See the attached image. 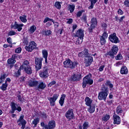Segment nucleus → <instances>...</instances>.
<instances>
[{
    "label": "nucleus",
    "instance_id": "6ab92c4d",
    "mask_svg": "<svg viewBox=\"0 0 129 129\" xmlns=\"http://www.w3.org/2000/svg\"><path fill=\"white\" fill-rule=\"evenodd\" d=\"M49 128L54 129L56 127V122L54 120H50L47 125Z\"/></svg>",
    "mask_w": 129,
    "mask_h": 129
},
{
    "label": "nucleus",
    "instance_id": "f8f14e48",
    "mask_svg": "<svg viewBox=\"0 0 129 129\" xmlns=\"http://www.w3.org/2000/svg\"><path fill=\"white\" fill-rule=\"evenodd\" d=\"M65 116L68 119H69V120L73 119V118H74V113H73V109H69L66 113Z\"/></svg>",
    "mask_w": 129,
    "mask_h": 129
},
{
    "label": "nucleus",
    "instance_id": "a878e982",
    "mask_svg": "<svg viewBox=\"0 0 129 129\" xmlns=\"http://www.w3.org/2000/svg\"><path fill=\"white\" fill-rule=\"evenodd\" d=\"M122 112H123L122 107L121 105H119L116 108V113H117V114H119V113H122Z\"/></svg>",
    "mask_w": 129,
    "mask_h": 129
},
{
    "label": "nucleus",
    "instance_id": "72a5a7b5",
    "mask_svg": "<svg viewBox=\"0 0 129 129\" xmlns=\"http://www.w3.org/2000/svg\"><path fill=\"white\" fill-rule=\"evenodd\" d=\"M42 34L45 36H50L52 34V31L50 30H44L42 31Z\"/></svg>",
    "mask_w": 129,
    "mask_h": 129
},
{
    "label": "nucleus",
    "instance_id": "338daca9",
    "mask_svg": "<svg viewBox=\"0 0 129 129\" xmlns=\"http://www.w3.org/2000/svg\"><path fill=\"white\" fill-rule=\"evenodd\" d=\"M41 115L43 117V118H47V114H46L44 112L41 113Z\"/></svg>",
    "mask_w": 129,
    "mask_h": 129
},
{
    "label": "nucleus",
    "instance_id": "5701e85b",
    "mask_svg": "<svg viewBox=\"0 0 129 129\" xmlns=\"http://www.w3.org/2000/svg\"><path fill=\"white\" fill-rule=\"evenodd\" d=\"M89 106V107L88 109V111L90 112V113H93V112L95 111V105L93 104V105H90Z\"/></svg>",
    "mask_w": 129,
    "mask_h": 129
},
{
    "label": "nucleus",
    "instance_id": "9b49d317",
    "mask_svg": "<svg viewBox=\"0 0 129 129\" xmlns=\"http://www.w3.org/2000/svg\"><path fill=\"white\" fill-rule=\"evenodd\" d=\"M49 71V69L45 66L43 68V70L40 71L39 74V76L41 77V78H48L49 77V75L48 74V71Z\"/></svg>",
    "mask_w": 129,
    "mask_h": 129
},
{
    "label": "nucleus",
    "instance_id": "393cba45",
    "mask_svg": "<svg viewBox=\"0 0 129 129\" xmlns=\"http://www.w3.org/2000/svg\"><path fill=\"white\" fill-rule=\"evenodd\" d=\"M46 88V84L41 82L39 84L38 86V90H40V89H41V90H44Z\"/></svg>",
    "mask_w": 129,
    "mask_h": 129
},
{
    "label": "nucleus",
    "instance_id": "412c9836",
    "mask_svg": "<svg viewBox=\"0 0 129 129\" xmlns=\"http://www.w3.org/2000/svg\"><path fill=\"white\" fill-rule=\"evenodd\" d=\"M90 2L91 5L88 7L89 10H92L94 7V5L98 2V0H89Z\"/></svg>",
    "mask_w": 129,
    "mask_h": 129
},
{
    "label": "nucleus",
    "instance_id": "603ef678",
    "mask_svg": "<svg viewBox=\"0 0 129 129\" xmlns=\"http://www.w3.org/2000/svg\"><path fill=\"white\" fill-rule=\"evenodd\" d=\"M101 37L102 38H105V39H107V37H108V34H107L105 31H104L102 36H101Z\"/></svg>",
    "mask_w": 129,
    "mask_h": 129
},
{
    "label": "nucleus",
    "instance_id": "69168bd1",
    "mask_svg": "<svg viewBox=\"0 0 129 129\" xmlns=\"http://www.w3.org/2000/svg\"><path fill=\"white\" fill-rule=\"evenodd\" d=\"M11 81H12V80H11V79L10 78H7L5 81V83H11Z\"/></svg>",
    "mask_w": 129,
    "mask_h": 129
},
{
    "label": "nucleus",
    "instance_id": "1a4fd4ad",
    "mask_svg": "<svg viewBox=\"0 0 129 129\" xmlns=\"http://www.w3.org/2000/svg\"><path fill=\"white\" fill-rule=\"evenodd\" d=\"M58 97H59V95L58 94H54L52 97H47L48 100H49L51 106H55V102H56V100L58 99Z\"/></svg>",
    "mask_w": 129,
    "mask_h": 129
},
{
    "label": "nucleus",
    "instance_id": "8fccbe9b",
    "mask_svg": "<svg viewBox=\"0 0 129 129\" xmlns=\"http://www.w3.org/2000/svg\"><path fill=\"white\" fill-rule=\"evenodd\" d=\"M82 20H83L85 23V24H87V16H86V15H84L82 18Z\"/></svg>",
    "mask_w": 129,
    "mask_h": 129
},
{
    "label": "nucleus",
    "instance_id": "09e8293b",
    "mask_svg": "<svg viewBox=\"0 0 129 129\" xmlns=\"http://www.w3.org/2000/svg\"><path fill=\"white\" fill-rule=\"evenodd\" d=\"M12 59L14 60H18V59H20V56L18 54H14L12 56Z\"/></svg>",
    "mask_w": 129,
    "mask_h": 129
},
{
    "label": "nucleus",
    "instance_id": "6e6552de",
    "mask_svg": "<svg viewBox=\"0 0 129 129\" xmlns=\"http://www.w3.org/2000/svg\"><path fill=\"white\" fill-rule=\"evenodd\" d=\"M24 115H21L17 121V123H18V125H19V126L22 125L21 129H25V127H26V124H27V121L24 119Z\"/></svg>",
    "mask_w": 129,
    "mask_h": 129
},
{
    "label": "nucleus",
    "instance_id": "bf43d9fd",
    "mask_svg": "<svg viewBox=\"0 0 129 129\" xmlns=\"http://www.w3.org/2000/svg\"><path fill=\"white\" fill-rule=\"evenodd\" d=\"M55 84H56V81H53L51 82L48 84V86H49L50 87H51V86H52V85H55Z\"/></svg>",
    "mask_w": 129,
    "mask_h": 129
},
{
    "label": "nucleus",
    "instance_id": "5fc2aeb1",
    "mask_svg": "<svg viewBox=\"0 0 129 129\" xmlns=\"http://www.w3.org/2000/svg\"><path fill=\"white\" fill-rule=\"evenodd\" d=\"M22 52V48L18 47L15 49V52L17 53V54H20Z\"/></svg>",
    "mask_w": 129,
    "mask_h": 129
},
{
    "label": "nucleus",
    "instance_id": "49530a36",
    "mask_svg": "<svg viewBox=\"0 0 129 129\" xmlns=\"http://www.w3.org/2000/svg\"><path fill=\"white\" fill-rule=\"evenodd\" d=\"M79 57H82V58H86V56L84 53V52L82 51L81 52L79 53L78 54Z\"/></svg>",
    "mask_w": 129,
    "mask_h": 129
},
{
    "label": "nucleus",
    "instance_id": "58836bf2",
    "mask_svg": "<svg viewBox=\"0 0 129 129\" xmlns=\"http://www.w3.org/2000/svg\"><path fill=\"white\" fill-rule=\"evenodd\" d=\"M42 56L43 58H48V51L46 50H42Z\"/></svg>",
    "mask_w": 129,
    "mask_h": 129
},
{
    "label": "nucleus",
    "instance_id": "20e7f679",
    "mask_svg": "<svg viewBox=\"0 0 129 129\" xmlns=\"http://www.w3.org/2000/svg\"><path fill=\"white\" fill-rule=\"evenodd\" d=\"M117 52H118V47L116 45H114L112 47L111 50L107 53V55L110 56L112 59H113L114 55H116Z\"/></svg>",
    "mask_w": 129,
    "mask_h": 129
},
{
    "label": "nucleus",
    "instance_id": "ddd939ff",
    "mask_svg": "<svg viewBox=\"0 0 129 129\" xmlns=\"http://www.w3.org/2000/svg\"><path fill=\"white\" fill-rule=\"evenodd\" d=\"M22 27H24V24H18V23H17V21H15L14 24L11 25V29H17L18 32H21V30H23Z\"/></svg>",
    "mask_w": 129,
    "mask_h": 129
},
{
    "label": "nucleus",
    "instance_id": "4be33fe9",
    "mask_svg": "<svg viewBox=\"0 0 129 129\" xmlns=\"http://www.w3.org/2000/svg\"><path fill=\"white\" fill-rule=\"evenodd\" d=\"M66 97V95L65 94L61 95V97H60L59 101V103L60 106H63V105L64 104V100H65Z\"/></svg>",
    "mask_w": 129,
    "mask_h": 129
},
{
    "label": "nucleus",
    "instance_id": "680f3d73",
    "mask_svg": "<svg viewBox=\"0 0 129 129\" xmlns=\"http://www.w3.org/2000/svg\"><path fill=\"white\" fill-rule=\"evenodd\" d=\"M101 26L102 28H107V24L106 23L103 22L101 24Z\"/></svg>",
    "mask_w": 129,
    "mask_h": 129
},
{
    "label": "nucleus",
    "instance_id": "7ed1b4c3",
    "mask_svg": "<svg viewBox=\"0 0 129 129\" xmlns=\"http://www.w3.org/2000/svg\"><path fill=\"white\" fill-rule=\"evenodd\" d=\"M78 65V62L75 60L72 61L70 59H67L63 62V67L64 68H70L71 69H75V67Z\"/></svg>",
    "mask_w": 129,
    "mask_h": 129
},
{
    "label": "nucleus",
    "instance_id": "c9c22d12",
    "mask_svg": "<svg viewBox=\"0 0 129 129\" xmlns=\"http://www.w3.org/2000/svg\"><path fill=\"white\" fill-rule=\"evenodd\" d=\"M7 62L8 64L12 65V64H15V63L16 62V60L14 59L13 57H11L8 59Z\"/></svg>",
    "mask_w": 129,
    "mask_h": 129
},
{
    "label": "nucleus",
    "instance_id": "de8ad7c7",
    "mask_svg": "<svg viewBox=\"0 0 129 129\" xmlns=\"http://www.w3.org/2000/svg\"><path fill=\"white\" fill-rule=\"evenodd\" d=\"M115 59L116 60H121V59H122V55H121V54L119 53L115 56Z\"/></svg>",
    "mask_w": 129,
    "mask_h": 129
},
{
    "label": "nucleus",
    "instance_id": "4d7b16f0",
    "mask_svg": "<svg viewBox=\"0 0 129 129\" xmlns=\"http://www.w3.org/2000/svg\"><path fill=\"white\" fill-rule=\"evenodd\" d=\"M84 52L85 55H86V57L89 56V53H88V49H85L83 51Z\"/></svg>",
    "mask_w": 129,
    "mask_h": 129
},
{
    "label": "nucleus",
    "instance_id": "cd10ccee",
    "mask_svg": "<svg viewBox=\"0 0 129 129\" xmlns=\"http://www.w3.org/2000/svg\"><path fill=\"white\" fill-rule=\"evenodd\" d=\"M128 71H127V68L126 67H122L120 70L121 74H127Z\"/></svg>",
    "mask_w": 129,
    "mask_h": 129
},
{
    "label": "nucleus",
    "instance_id": "aec40b11",
    "mask_svg": "<svg viewBox=\"0 0 129 129\" xmlns=\"http://www.w3.org/2000/svg\"><path fill=\"white\" fill-rule=\"evenodd\" d=\"M28 67H30V63L28 60H25L24 61L23 64L20 67L21 69H25L26 68H28Z\"/></svg>",
    "mask_w": 129,
    "mask_h": 129
},
{
    "label": "nucleus",
    "instance_id": "a18cd8bd",
    "mask_svg": "<svg viewBox=\"0 0 129 129\" xmlns=\"http://www.w3.org/2000/svg\"><path fill=\"white\" fill-rule=\"evenodd\" d=\"M55 7L56 8V9H58L59 10V9H61V4H60V2H56L55 3Z\"/></svg>",
    "mask_w": 129,
    "mask_h": 129
},
{
    "label": "nucleus",
    "instance_id": "37998d69",
    "mask_svg": "<svg viewBox=\"0 0 129 129\" xmlns=\"http://www.w3.org/2000/svg\"><path fill=\"white\" fill-rule=\"evenodd\" d=\"M85 11L84 10H82L81 11H79L77 14V18H80L82 16V13H84Z\"/></svg>",
    "mask_w": 129,
    "mask_h": 129
},
{
    "label": "nucleus",
    "instance_id": "bb28decb",
    "mask_svg": "<svg viewBox=\"0 0 129 129\" xmlns=\"http://www.w3.org/2000/svg\"><path fill=\"white\" fill-rule=\"evenodd\" d=\"M25 72L27 73V74H29V75H31L32 73H33V70H32V68L31 67H28V68H26L24 69Z\"/></svg>",
    "mask_w": 129,
    "mask_h": 129
},
{
    "label": "nucleus",
    "instance_id": "ea45409f",
    "mask_svg": "<svg viewBox=\"0 0 129 129\" xmlns=\"http://www.w3.org/2000/svg\"><path fill=\"white\" fill-rule=\"evenodd\" d=\"M105 38L100 36V43L101 45H104L106 43V40Z\"/></svg>",
    "mask_w": 129,
    "mask_h": 129
},
{
    "label": "nucleus",
    "instance_id": "864d4df0",
    "mask_svg": "<svg viewBox=\"0 0 129 129\" xmlns=\"http://www.w3.org/2000/svg\"><path fill=\"white\" fill-rule=\"evenodd\" d=\"M83 127L87 128L89 127V123L88 122H84L83 124Z\"/></svg>",
    "mask_w": 129,
    "mask_h": 129
},
{
    "label": "nucleus",
    "instance_id": "0e129e2a",
    "mask_svg": "<svg viewBox=\"0 0 129 129\" xmlns=\"http://www.w3.org/2000/svg\"><path fill=\"white\" fill-rule=\"evenodd\" d=\"M118 15H123V11H122V10H121V9H119L118 10Z\"/></svg>",
    "mask_w": 129,
    "mask_h": 129
},
{
    "label": "nucleus",
    "instance_id": "a211bd4d",
    "mask_svg": "<svg viewBox=\"0 0 129 129\" xmlns=\"http://www.w3.org/2000/svg\"><path fill=\"white\" fill-rule=\"evenodd\" d=\"M38 84H39V82H38V81H35L32 80L28 81V85L30 87H34L35 86H37Z\"/></svg>",
    "mask_w": 129,
    "mask_h": 129
},
{
    "label": "nucleus",
    "instance_id": "e433bc0d",
    "mask_svg": "<svg viewBox=\"0 0 129 129\" xmlns=\"http://www.w3.org/2000/svg\"><path fill=\"white\" fill-rule=\"evenodd\" d=\"M109 118H110V116L108 114H106L105 116L102 117V120L104 121H107Z\"/></svg>",
    "mask_w": 129,
    "mask_h": 129
},
{
    "label": "nucleus",
    "instance_id": "79ce46f5",
    "mask_svg": "<svg viewBox=\"0 0 129 129\" xmlns=\"http://www.w3.org/2000/svg\"><path fill=\"white\" fill-rule=\"evenodd\" d=\"M17 104L15 103V102H11V106L12 109H13L14 110H17V107L16 106Z\"/></svg>",
    "mask_w": 129,
    "mask_h": 129
},
{
    "label": "nucleus",
    "instance_id": "f257e3e1",
    "mask_svg": "<svg viewBox=\"0 0 129 129\" xmlns=\"http://www.w3.org/2000/svg\"><path fill=\"white\" fill-rule=\"evenodd\" d=\"M101 91H102L98 94V100H104L105 101L109 93L108 88L107 87H103L102 88Z\"/></svg>",
    "mask_w": 129,
    "mask_h": 129
},
{
    "label": "nucleus",
    "instance_id": "f03ea898",
    "mask_svg": "<svg viewBox=\"0 0 129 129\" xmlns=\"http://www.w3.org/2000/svg\"><path fill=\"white\" fill-rule=\"evenodd\" d=\"M87 84L89 85H92L93 84V80L92 79V75L91 74H89L83 79V88H85Z\"/></svg>",
    "mask_w": 129,
    "mask_h": 129
},
{
    "label": "nucleus",
    "instance_id": "7c9ffc66",
    "mask_svg": "<svg viewBox=\"0 0 129 129\" xmlns=\"http://www.w3.org/2000/svg\"><path fill=\"white\" fill-rule=\"evenodd\" d=\"M40 119L38 117L34 119L33 121H32V124H34V127H37V125Z\"/></svg>",
    "mask_w": 129,
    "mask_h": 129
},
{
    "label": "nucleus",
    "instance_id": "a19ab883",
    "mask_svg": "<svg viewBox=\"0 0 129 129\" xmlns=\"http://www.w3.org/2000/svg\"><path fill=\"white\" fill-rule=\"evenodd\" d=\"M17 97H18V99L19 101H20V102H23L24 99V97H23V96H21V95L20 94H18Z\"/></svg>",
    "mask_w": 129,
    "mask_h": 129
},
{
    "label": "nucleus",
    "instance_id": "473e14b6",
    "mask_svg": "<svg viewBox=\"0 0 129 129\" xmlns=\"http://www.w3.org/2000/svg\"><path fill=\"white\" fill-rule=\"evenodd\" d=\"M19 19L22 23H27V16L24 15L22 16H20Z\"/></svg>",
    "mask_w": 129,
    "mask_h": 129
},
{
    "label": "nucleus",
    "instance_id": "0eeeda50",
    "mask_svg": "<svg viewBox=\"0 0 129 129\" xmlns=\"http://www.w3.org/2000/svg\"><path fill=\"white\" fill-rule=\"evenodd\" d=\"M25 50L28 51V52H32L33 50H37V44L35 41H32L30 42L29 46H26L25 47Z\"/></svg>",
    "mask_w": 129,
    "mask_h": 129
},
{
    "label": "nucleus",
    "instance_id": "f704fd0d",
    "mask_svg": "<svg viewBox=\"0 0 129 129\" xmlns=\"http://www.w3.org/2000/svg\"><path fill=\"white\" fill-rule=\"evenodd\" d=\"M36 30H37V27L35 25H32L30 27L29 32H30L31 34H33V33H34Z\"/></svg>",
    "mask_w": 129,
    "mask_h": 129
},
{
    "label": "nucleus",
    "instance_id": "774afa93",
    "mask_svg": "<svg viewBox=\"0 0 129 129\" xmlns=\"http://www.w3.org/2000/svg\"><path fill=\"white\" fill-rule=\"evenodd\" d=\"M49 21H50V18H49V17H46L44 19L43 23L45 24V23H47V22H48Z\"/></svg>",
    "mask_w": 129,
    "mask_h": 129
},
{
    "label": "nucleus",
    "instance_id": "f3484780",
    "mask_svg": "<svg viewBox=\"0 0 129 129\" xmlns=\"http://www.w3.org/2000/svg\"><path fill=\"white\" fill-rule=\"evenodd\" d=\"M86 58H87L88 59V60L86 63V67H88V66H90L92 62H93V57L91 56L88 55V56H86Z\"/></svg>",
    "mask_w": 129,
    "mask_h": 129
},
{
    "label": "nucleus",
    "instance_id": "052dcab7",
    "mask_svg": "<svg viewBox=\"0 0 129 129\" xmlns=\"http://www.w3.org/2000/svg\"><path fill=\"white\" fill-rule=\"evenodd\" d=\"M104 67H105V66L104 65H102L99 68V70L100 72L103 71V69H104Z\"/></svg>",
    "mask_w": 129,
    "mask_h": 129
},
{
    "label": "nucleus",
    "instance_id": "2f4dec72",
    "mask_svg": "<svg viewBox=\"0 0 129 129\" xmlns=\"http://www.w3.org/2000/svg\"><path fill=\"white\" fill-rule=\"evenodd\" d=\"M75 10V5H70L69 6V11H70L71 14H72Z\"/></svg>",
    "mask_w": 129,
    "mask_h": 129
},
{
    "label": "nucleus",
    "instance_id": "e2e57ef3",
    "mask_svg": "<svg viewBox=\"0 0 129 129\" xmlns=\"http://www.w3.org/2000/svg\"><path fill=\"white\" fill-rule=\"evenodd\" d=\"M23 41V43H24V44H26V45H27V44H28V40L27 39V38H23L22 39Z\"/></svg>",
    "mask_w": 129,
    "mask_h": 129
},
{
    "label": "nucleus",
    "instance_id": "423d86ee",
    "mask_svg": "<svg viewBox=\"0 0 129 129\" xmlns=\"http://www.w3.org/2000/svg\"><path fill=\"white\" fill-rule=\"evenodd\" d=\"M91 25L88 28V31L90 33L93 32V29H95L97 26V19L96 18H92L91 20Z\"/></svg>",
    "mask_w": 129,
    "mask_h": 129
},
{
    "label": "nucleus",
    "instance_id": "b1692460",
    "mask_svg": "<svg viewBox=\"0 0 129 129\" xmlns=\"http://www.w3.org/2000/svg\"><path fill=\"white\" fill-rule=\"evenodd\" d=\"M85 101L86 102V105H87V106H90V105H91V104L92 103V100H91V99H90V98L88 97H86Z\"/></svg>",
    "mask_w": 129,
    "mask_h": 129
},
{
    "label": "nucleus",
    "instance_id": "3c124183",
    "mask_svg": "<svg viewBox=\"0 0 129 129\" xmlns=\"http://www.w3.org/2000/svg\"><path fill=\"white\" fill-rule=\"evenodd\" d=\"M16 34H17V32L14 31H10L8 33V36H14V35H16Z\"/></svg>",
    "mask_w": 129,
    "mask_h": 129
},
{
    "label": "nucleus",
    "instance_id": "c85d7f7f",
    "mask_svg": "<svg viewBox=\"0 0 129 129\" xmlns=\"http://www.w3.org/2000/svg\"><path fill=\"white\" fill-rule=\"evenodd\" d=\"M9 86V84L7 83H5L2 84V86L0 87V89L3 90V91H6L7 90L8 86Z\"/></svg>",
    "mask_w": 129,
    "mask_h": 129
},
{
    "label": "nucleus",
    "instance_id": "4468645a",
    "mask_svg": "<svg viewBox=\"0 0 129 129\" xmlns=\"http://www.w3.org/2000/svg\"><path fill=\"white\" fill-rule=\"evenodd\" d=\"M81 74H74L70 78V80L71 81H80V80L82 78Z\"/></svg>",
    "mask_w": 129,
    "mask_h": 129
},
{
    "label": "nucleus",
    "instance_id": "c756f323",
    "mask_svg": "<svg viewBox=\"0 0 129 129\" xmlns=\"http://www.w3.org/2000/svg\"><path fill=\"white\" fill-rule=\"evenodd\" d=\"M21 71H22V69L20 68V69L14 73V77H19L21 76Z\"/></svg>",
    "mask_w": 129,
    "mask_h": 129
},
{
    "label": "nucleus",
    "instance_id": "9d476101",
    "mask_svg": "<svg viewBox=\"0 0 129 129\" xmlns=\"http://www.w3.org/2000/svg\"><path fill=\"white\" fill-rule=\"evenodd\" d=\"M108 39L110 42H111V43H114V44H117V43H119V40L118 39V37L116 36V33H115L110 35Z\"/></svg>",
    "mask_w": 129,
    "mask_h": 129
},
{
    "label": "nucleus",
    "instance_id": "dca6fc26",
    "mask_svg": "<svg viewBox=\"0 0 129 129\" xmlns=\"http://www.w3.org/2000/svg\"><path fill=\"white\" fill-rule=\"evenodd\" d=\"M113 119L114 120V124H120V117L117 114H114L113 115Z\"/></svg>",
    "mask_w": 129,
    "mask_h": 129
},
{
    "label": "nucleus",
    "instance_id": "2eb2a0df",
    "mask_svg": "<svg viewBox=\"0 0 129 129\" xmlns=\"http://www.w3.org/2000/svg\"><path fill=\"white\" fill-rule=\"evenodd\" d=\"M75 38H84V32L82 29H79L74 35Z\"/></svg>",
    "mask_w": 129,
    "mask_h": 129
},
{
    "label": "nucleus",
    "instance_id": "4c0bfd02",
    "mask_svg": "<svg viewBox=\"0 0 129 129\" xmlns=\"http://www.w3.org/2000/svg\"><path fill=\"white\" fill-rule=\"evenodd\" d=\"M82 42H83V37H78L76 41V44L77 45L82 44Z\"/></svg>",
    "mask_w": 129,
    "mask_h": 129
},
{
    "label": "nucleus",
    "instance_id": "39448f33",
    "mask_svg": "<svg viewBox=\"0 0 129 129\" xmlns=\"http://www.w3.org/2000/svg\"><path fill=\"white\" fill-rule=\"evenodd\" d=\"M43 57H35V69L36 71H39L42 68V61H43Z\"/></svg>",
    "mask_w": 129,
    "mask_h": 129
},
{
    "label": "nucleus",
    "instance_id": "6e6d98bb",
    "mask_svg": "<svg viewBox=\"0 0 129 129\" xmlns=\"http://www.w3.org/2000/svg\"><path fill=\"white\" fill-rule=\"evenodd\" d=\"M124 6L126 7V8H129V1L126 0L124 2Z\"/></svg>",
    "mask_w": 129,
    "mask_h": 129
},
{
    "label": "nucleus",
    "instance_id": "13d9d810",
    "mask_svg": "<svg viewBox=\"0 0 129 129\" xmlns=\"http://www.w3.org/2000/svg\"><path fill=\"white\" fill-rule=\"evenodd\" d=\"M7 77V74H4L3 75H1V78L3 81H5V79Z\"/></svg>",
    "mask_w": 129,
    "mask_h": 129
},
{
    "label": "nucleus",
    "instance_id": "c03bdc74",
    "mask_svg": "<svg viewBox=\"0 0 129 129\" xmlns=\"http://www.w3.org/2000/svg\"><path fill=\"white\" fill-rule=\"evenodd\" d=\"M106 85L109 87V88H112V87H113V85H112V84H111V82H110V81H107L106 83Z\"/></svg>",
    "mask_w": 129,
    "mask_h": 129
}]
</instances>
